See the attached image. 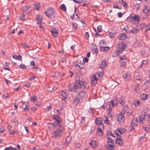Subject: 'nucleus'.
<instances>
[{
	"instance_id": "f257e3e1",
	"label": "nucleus",
	"mask_w": 150,
	"mask_h": 150,
	"mask_svg": "<svg viewBox=\"0 0 150 150\" xmlns=\"http://www.w3.org/2000/svg\"><path fill=\"white\" fill-rule=\"evenodd\" d=\"M86 85V83L83 81L79 80L76 81L74 86H71V85H69L68 86V89L71 91L76 92V90L80 89L82 87H83Z\"/></svg>"
},
{
	"instance_id": "f03ea898",
	"label": "nucleus",
	"mask_w": 150,
	"mask_h": 150,
	"mask_svg": "<svg viewBox=\"0 0 150 150\" xmlns=\"http://www.w3.org/2000/svg\"><path fill=\"white\" fill-rule=\"evenodd\" d=\"M64 130L63 128L60 125H59L58 129L54 131L52 137H59L62 135V132Z\"/></svg>"
},
{
	"instance_id": "7ed1b4c3",
	"label": "nucleus",
	"mask_w": 150,
	"mask_h": 150,
	"mask_svg": "<svg viewBox=\"0 0 150 150\" xmlns=\"http://www.w3.org/2000/svg\"><path fill=\"white\" fill-rule=\"evenodd\" d=\"M129 19H130L131 21H132L133 22H136L138 23L140 21V18L139 16L133 14L127 18V20Z\"/></svg>"
},
{
	"instance_id": "20e7f679",
	"label": "nucleus",
	"mask_w": 150,
	"mask_h": 150,
	"mask_svg": "<svg viewBox=\"0 0 150 150\" xmlns=\"http://www.w3.org/2000/svg\"><path fill=\"white\" fill-rule=\"evenodd\" d=\"M54 11L53 8H49L48 9L44 11V13L48 18H50L54 14Z\"/></svg>"
},
{
	"instance_id": "39448f33",
	"label": "nucleus",
	"mask_w": 150,
	"mask_h": 150,
	"mask_svg": "<svg viewBox=\"0 0 150 150\" xmlns=\"http://www.w3.org/2000/svg\"><path fill=\"white\" fill-rule=\"evenodd\" d=\"M117 103V101L116 98L113 99V100L110 102L109 105V107L108 108L110 112L112 108L114 107V105H116Z\"/></svg>"
},
{
	"instance_id": "423d86ee",
	"label": "nucleus",
	"mask_w": 150,
	"mask_h": 150,
	"mask_svg": "<svg viewBox=\"0 0 150 150\" xmlns=\"http://www.w3.org/2000/svg\"><path fill=\"white\" fill-rule=\"evenodd\" d=\"M138 124V120L137 118H133L131 122V125L132 126V128L133 129H135V128L137 127Z\"/></svg>"
},
{
	"instance_id": "0eeeda50",
	"label": "nucleus",
	"mask_w": 150,
	"mask_h": 150,
	"mask_svg": "<svg viewBox=\"0 0 150 150\" xmlns=\"http://www.w3.org/2000/svg\"><path fill=\"white\" fill-rule=\"evenodd\" d=\"M126 45L124 43H119L116 46L117 50L122 51V52L125 50Z\"/></svg>"
},
{
	"instance_id": "6e6552de",
	"label": "nucleus",
	"mask_w": 150,
	"mask_h": 150,
	"mask_svg": "<svg viewBox=\"0 0 150 150\" xmlns=\"http://www.w3.org/2000/svg\"><path fill=\"white\" fill-rule=\"evenodd\" d=\"M117 120L120 123H123L124 121V116L122 113H120L117 116Z\"/></svg>"
},
{
	"instance_id": "1a4fd4ad",
	"label": "nucleus",
	"mask_w": 150,
	"mask_h": 150,
	"mask_svg": "<svg viewBox=\"0 0 150 150\" xmlns=\"http://www.w3.org/2000/svg\"><path fill=\"white\" fill-rule=\"evenodd\" d=\"M126 132V129H125L120 128H118L115 132V133L117 136L119 137H121L120 135H119L118 134L119 132L120 134H122Z\"/></svg>"
},
{
	"instance_id": "9d476101",
	"label": "nucleus",
	"mask_w": 150,
	"mask_h": 150,
	"mask_svg": "<svg viewBox=\"0 0 150 150\" xmlns=\"http://www.w3.org/2000/svg\"><path fill=\"white\" fill-rule=\"evenodd\" d=\"M78 96L83 99H85L87 97L86 94L84 92L81 91L78 94Z\"/></svg>"
},
{
	"instance_id": "9b49d317",
	"label": "nucleus",
	"mask_w": 150,
	"mask_h": 150,
	"mask_svg": "<svg viewBox=\"0 0 150 150\" xmlns=\"http://www.w3.org/2000/svg\"><path fill=\"white\" fill-rule=\"evenodd\" d=\"M51 32L53 36L55 37H57L58 36V32L55 28H52V29Z\"/></svg>"
},
{
	"instance_id": "f8f14e48",
	"label": "nucleus",
	"mask_w": 150,
	"mask_h": 150,
	"mask_svg": "<svg viewBox=\"0 0 150 150\" xmlns=\"http://www.w3.org/2000/svg\"><path fill=\"white\" fill-rule=\"evenodd\" d=\"M121 137H119V138L115 140V142L116 143L119 145L120 146H122L123 144V141L120 139V138Z\"/></svg>"
},
{
	"instance_id": "ddd939ff",
	"label": "nucleus",
	"mask_w": 150,
	"mask_h": 150,
	"mask_svg": "<svg viewBox=\"0 0 150 150\" xmlns=\"http://www.w3.org/2000/svg\"><path fill=\"white\" fill-rule=\"evenodd\" d=\"M106 148L109 150H112L114 146V143H108Z\"/></svg>"
},
{
	"instance_id": "4468645a",
	"label": "nucleus",
	"mask_w": 150,
	"mask_h": 150,
	"mask_svg": "<svg viewBox=\"0 0 150 150\" xmlns=\"http://www.w3.org/2000/svg\"><path fill=\"white\" fill-rule=\"evenodd\" d=\"M61 98L62 99H65L67 98V95L66 92L64 91H62L60 93Z\"/></svg>"
},
{
	"instance_id": "2eb2a0df",
	"label": "nucleus",
	"mask_w": 150,
	"mask_h": 150,
	"mask_svg": "<svg viewBox=\"0 0 150 150\" xmlns=\"http://www.w3.org/2000/svg\"><path fill=\"white\" fill-rule=\"evenodd\" d=\"M106 66V61L105 60H103L101 62V63L100 67V68L102 69H104Z\"/></svg>"
},
{
	"instance_id": "dca6fc26",
	"label": "nucleus",
	"mask_w": 150,
	"mask_h": 150,
	"mask_svg": "<svg viewBox=\"0 0 150 150\" xmlns=\"http://www.w3.org/2000/svg\"><path fill=\"white\" fill-rule=\"evenodd\" d=\"M36 19L37 20V24H40L41 23L42 19V16L38 15L37 16Z\"/></svg>"
},
{
	"instance_id": "f3484780",
	"label": "nucleus",
	"mask_w": 150,
	"mask_h": 150,
	"mask_svg": "<svg viewBox=\"0 0 150 150\" xmlns=\"http://www.w3.org/2000/svg\"><path fill=\"white\" fill-rule=\"evenodd\" d=\"M146 116L145 115H142L140 117L139 122L143 123L144 121H145V118Z\"/></svg>"
},
{
	"instance_id": "a211bd4d",
	"label": "nucleus",
	"mask_w": 150,
	"mask_h": 150,
	"mask_svg": "<svg viewBox=\"0 0 150 150\" xmlns=\"http://www.w3.org/2000/svg\"><path fill=\"white\" fill-rule=\"evenodd\" d=\"M102 128L101 127H98L97 129V133L100 136H102L103 134V132L102 130Z\"/></svg>"
},
{
	"instance_id": "6ab92c4d",
	"label": "nucleus",
	"mask_w": 150,
	"mask_h": 150,
	"mask_svg": "<svg viewBox=\"0 0 150 150\" xmlns=\"http://www.w3.org/2000/svg\"><path fill=\"white\" fill-rule=\"evenodd\" d=\"M118 38L120 40H123L126 38L125 34L124 33L120 34L119 35Z\"/></svg>"
},
{
	"instance_id": "aec40b11",
	"label": "nucleus",
	"mask_w": 150,
	"mask_h": 150,
	"mask_svg": "<svg viewBox=\"0 0 150 150\" xmlns=\"http://www.w3.org/2000/svg\"><path fill=\"white\" fill-rule=\"evenodd\" d=\"M110 49V47H100V50L103 51H108Z\"/></svg>"
},
{
	"instance_id": "412c9836",
	"label": "nucleus",
	"mask_w": 150,
	"mask_h": 150,
	"mask_svg": "<svg viewBox=\"0 0 150 150\" xmlns=\"http://www.w3.org/2000/svg\"><path fill=\"white\" fill-rule=\"evenodd\" d=\"M121 53V51L119 50H117V51L113 53L112 56L113 57H115L118 56Z\"/></svg>"
},
{
	"instance_id": "4be33fe9",
	"label": "nucleus",
	"mask_w": 150,
	"mask_h": 150,
	"mask_svg": "<svg viewBox=\"0 0 150 150\" xmlns=\"http://www.w3.org/2000/svg\"><path fill=\"white\" fill-rule=\"evenodd\" d=\"M102 119L100 118H98L96 120L95 122L96 124L100 125L101 124V122L102 121Z\"/></svg>"
},
{
	"instance_id": "5701e85b",
	"label": "nucleus",
	"mask_w": 150,
	"mask_h": 150,
	"mask_svg": "<svg viewBox=\"0 0 150 150\" xmlns=\"http://www.w3.org/2000/svg\"><path fill=\"white\" fill-rule=\"evenodd\" d=\"M13 58V59H16L18 60H19L21 61L22 60V58L21 56L19 55L18 56L16 55H14L12 56Z\"/></svg>"
},
{
	"instance_id": "b1692460",
	"label": "nucleus",
	"mask_w": 150,
	"mask_h": 150,
	"mask_svg": "<svg viewBox=\"0 0 150 150\" xmlns=\"http://www.w3.org/2000/svg\"><path fill=\"white\" fill-rule=\"evenodd\" d=\"M89 144L94 147H96L97 146L96 142L95 141L92 140L89 143Z\"/></svg>"
},
{
	"instance_id": "393cba45",
	"label": "nucleus",
	"mask_w": 150,
	"mask_h": 150,
	"mask_svg": "<svg viewBox=\"0 0 150 150\" xmlns=\"http://www.w3.org/2000/svg\"><path fill=\"white\" fill-rule=\"evenodd\" d=\"M137 29L135 28H133L132 30H131L129 31V32H128L129 33H132L134 34H135L137 32Z\"/></svg>"
},
{
	"instance_id": "a878e982",
	"label": "nucleus",
	"mask_w": 150,
	"mask_h": 150,
	"mask_svg": "<svg viewBox=\"0 0 150 150\" xmlns=\"http://www.w3.org/2000/svg\"><path fill=\"white\" fill-rule=\"evenodd\" d=\"M149 8L146 6H145L144 8L143 9V12L144 13H147L149 11Z\"/></svg>"
},
{
	"instance_id": "bb28decb",
	"label": "nucleus",
	"mask_w": 150,
	"mask_h": 150,
	"mask_svg": "<svg viewBox=\"0 0 150 150\" xmlns=\"http://www.w3.org/2000/svg\"><path fill=\"white\" fill-rule=\"evenodd\" d=\"M120 62L121 64L120 66L122 67H124L126 64V61L121 60L120 61Z\"/></svg>"
},
{
	"instance_id": "cd10ccee",
	"label": "nucleus",
	"mask_w": 150,
	"mask_h": 150,
	"mask_svg": "<svg viewBox=\"0 0 150 150\" xmlns=\"http://www.w3.org/2000/svg\"><path fill=\"white\" fill-rule=\"evenodd\" d=\"M40 3H37L35 5V6L33 8L34 10H38L40 9Z\"/></svg>"
},
{
	"instance_id": "c85d7f7f",
	"label": "nucleus",
	"mask_w": 150,
	"mask_h": 150,
	"mask_svg": "<svg viewBox=\"0 0 150 150\" xmlns=\"http://www.w3.org/2000/svg\"><path fill=\"white\" fill-rule=\"evenodd\" d=\"M147 94H142L141 95V98L142 100H146L147 98Z\"/></svg>"
},
{
	"instance_id": "c756f323",
	"label": "nucleus",
	"mask_w": 150,
	"mask_h": 150,
	"mask_svg": "<svg viewBox=\"0 0 150 150\" xmlns=\"http://www.w3.org/2000/svg\"><path fill=\"white\" fill-rule=\"evenodd\" d=\"M84 61H83H83H82V63H79L78 64V66L80 68L82 69L84 67Z\"/></svg>"
},
{
	"instance_id": "7c9ffc66",
	"label": "nucleus",
	"mask_w": 150,
	"mask_h": 150,
	"mask_svg": "<svg viewBox=\"0 0 150 150\" xmlns=\"http://www.w3.org/2000/svg\"><path fill=\"white\" fill-rule=\"evenodd\" d=\"M79 96H78L76 97L74 100V103H75L76 104H77L79 102L80 98H79Z\"/></svg>"
},
{
	"instance_id": "2f4dec72",
	"label": "nucleus",
	"mask_w": 150,
	"mask_h": 150,
	"mask_svg": "<svg viewBox=\"0 0 150 150\" xmlns=\"http://www.w3.org/2000/svg\"><path fill=\"white\" fill-rule=\"evenodd\" d=\"M71 139V137L69 136H68L66 139L65 143L67 144L70 142V140Z\"/></svg>"
},
{
	"instance_id": "473e14b6",
	"label": "nucleus",
	"mask_w": 150,
	"mask_h": 150,
	"mask_svg": "<svg viewBox=\"0 0 150 150\" xmlns=\"http://www.w3.org/2000/svg\"><path fill=\"white\" fill-rule=\"evenodd\" d=\"M103 120L105 122V123H106L107 124H110V122L108 120V118L106 116H105L104 117V118Z\"/></svg>"
},
{
	"instance_id": "72a5a7b5",
	"label": "nucleus",
	"mask_w": 150,
	"mask_h": 150,
	"mask_svg": "<svg viewBox=\"0 0 150 150\" xmlns=\"http://www.w3.org/2000/svg\"><path fill=\"white\" fill-rule=\"evenodd\" d=\"M108 139L107 142L108 143H114V141L110 137L108 136L107 137Z\"/></svg>"
},
{
	"instance_id": "f704fd0d",
	"label": "nucleus",
	"mask_w": 150,
	"mask_h": 150,
	"mask_svg": "<svg viewBox=\"0 0 150 150\" xmlns=\"http://www.w3.org/2000/svg\"><path fill=\"white\" fill-rule=\"evenodd\" d=\"M145 32H146L148 30H150V23L147 24L145 27Z\"/></svg>"
},
{
	"instance_id": "c9c22d12",
	"label": "nucleus",
	"mask_w": 150,
	"mask_h": 150,
	"mask_svg": "<svg viewBox=\"0 0 150 150\" xmlns=\"http://www.w3.org/2000/svg\"><path fill=\"white\" fill-rule=\"evenodd\" d=\"M98 32H100L103 31L102 26L100 25L98 26L97 27Z\"/></svg>"
},
{
	"instance_id": "e433bc0d",
	"label": "nucleus",
	"mask_w": 150,
	"mask_h": 150,
	"mask_svg": "<svg viewBox=\"0 0 150 150\" xmlns=\"http://www.w3.org/2000/svg\"><path fill=\"white\" fill-rule=\"evenodd\" d=\"M19 67L22 69H26L27 68L26 67L24 64L20 65Z\"/></svg>"
},
{
	"instance_id": "4c0bfd02",
	"label": "nucleus",
	"mask_w": 150,
	"mask_h": 150,
	"mask_svg": "<svg viewBox=\"0 0 150 150\" xmlns=\"http://www.w3.org/2000/svg\"><path fill=\"white\" fill-rule=\"evenodd\" d=\"M97 82L96 79H93L91 80V83L92 85H94Z\"/></svg>"
},
{
	"instance_id": "58836bf2",
	"label": "nucleus",
	"mask_w": 150,
	"mask_h": 150,
	"mask_svg": "<svg viewBox=\"0 0 150 150\" xmlns=\"http://www.w3.org/2000/svg\"><path fill=\"white\" fill-rule=\"evenodd\" d=\"M61 8L62 10H63L64 11H66V7L65 5L64 4H62V5L61 6Z\"/></svg>"
},
{
	"instance_id": "ea45409f",
	"label": "nucleus",
	"mask_w": 150,
	"mask_h": 150,
	"mask_svg": "<svg viewBox=\"0 0 150 150\" xmlns=\"http://www.w3.org/2000/svg\"><path fill=\"white\" fill-rule=\"evenodd\" d=\"M74 2L78 4H80L82 2V0H72Z\"/></svg>"
},
{
	"instance_id": "a19ab883",
	"label": "nucleus",
	"mask_w": 150,
	"mask_h": 150,
	"mask_svg": "<svg viewBox=\"0 0 150 150\" xmlns=\"http://www.w3.org/2000/svg\"><path fill=\"white\" fill-rule=\"evenodd\" d=\"M120 59L121 60H124L126 61V57L125 55H123L122 57L120 56Z\"/></svg>"
},
{
	"instance_id": "79ce46f5",
	"label": "nucleus",
	"mask_w": 150,
	"mask_h": 150,
	"mask_svg": "<svg viewBox=\"0 0 150 150\" xmlns=\"http://www.w3.org/2000/svg\"><path fill=\"white\" fill-rule=\"evenodd\" d=\"M59 118V116L57 115H55L52 116L53 119H54L55 120H58V119Z\"/></svg>"
},
{
	"instance_id": "37998d69",
	"label": "nucleus",
	"mask_w": 150,
	"mask_h": 150,
	"mask_svg": "<svg viewBox=\"0 0 150 150\" xmlns=\"http://www.w3.org/2000/svg\"><path fill=\"white\" fill-rule=\"evenodd\" d=\"M139 87V85L138 84H137L136 85L135 87L134 88V90L136 92H138Z\"/></svg>"
},
{
	"instance_id": "c03bdc74",
	"label": "nucleus",
	"mask_w": 150,
	"mask_h": 150,
	"mask_svg": "<svg viewBox=\"0 0 150 150\" xmlns=\"http://www.w3.org/2000/svg\"><path fill=\"white\" fill-rule=\"evenodd\" d=\"M25 18V14L23 12L21 15V16L20 17V19L21 20H24Z\"/></svg>"
},
{
	"instance_id": "a18cd8bd",
	"label": "nucleus",
	"mask_w": 150,
	"mask_h": 150,
	"mask_svg": "<svg viewBox=\"0 0 150 150\" xmlns=\"http://www.w3.org/2000/svg\"><path fill=\"white\" fill-rule=\"evenodd\" d=\"M36 97L35 96H32L30 98L31 100H33V101L34 102L36 100Z\"/></svg>"
},
{
	"instance_id": "49530a36",
	"label": "nucleus",
	"mask_w": 150,
	"mask_h": 150,
	"mask_svg": "<svg viewBox=\"0 0 150 150\" xmlns=\"http://www.w3.org/2000/svg\"><path fill=\"white\" fill-rule=\"evenodd\" d=\"M128 27L127 26H126L124 28H123V30L125 31V32L126 33H127V32L128 33V32H129V31H128Z\"/></svg>"
},
{
	"instance_id": "de8ad7c7",
	"label": "nucleus",
	"mask_w": 150,
	"mask_h": 150,
	"mask_svg": "<svg viewBox=\"0 0 150 150\" xmlns=\"http://www.w3.org/2000/svg\"><path fill=\"white\" fill-rule=\"evenodd\" d=\"M140 102L139 100H137L134 103V105L135 106H137L139 104Z\"/></svg>"
},
{
	"instance_id": "09e8293b",
	"label": "nucleus",
	"mask_w": 150,
	"mask_h": 150,
	"mask_svg": "<svg viewBox=\"0 0 150 150\" xmlns=\"http://www.w3.org/2000/svg\"><path fill=\"white\" fill-rule=\"evenodd\" d=\"M60 121L58 120H55L54 123L56 124V125H59Z\"/></svg>"
},
{
	"instance_id": "8fccbe9b",
	"label": "nucleus",
	"mask_w": 150,
	"mask_h": 150,
	"mask_svg": "<svg viewBox=\"0 0 150 150\" xmlns=\"http://www.w3.org/2000/svg\"><path fill=\"white\" fill-rule=\"evenodd\" d=\"M113 6L114 8L120 9V8L119 7L118 5L116 3L114 4Z\"/></svg>"
},
{
	"instance_id": "3c124183",
	"label": "nucleus",
	"mask_w": 150,
	"mask_h": 150,
	"mask_svg": "<svg viewBox=\"0 0 150 150\" xmlns=\"http://www.w3.org/2000/svg\"><path fill=\"white\" fill-rule=\"evenodd\" d=\"M130 75L128 74H126L124 76V78L126 79H129L130 78Z\"/></svg>"
},
{
	"instance_id": "603ef678",
	"label": "nucleus",
	"mask_w": 150,
	"mask_h": 150,
	"mask_svg": "<svg viewBox=\"0 0 150 150\" xmlns=\"http://www.w3.org/2000/svg\"><path fill=\"white\" fill-rule=\"evenodd\" d=\"M10 97V95H8V94H7L6 95H4L3 96V98H5L6 99L8 98H9Z\"/></svg>"
},
{
	"instance_id": "864d4df0",
	"label": "nucleus",
	"mask_w": 150,
	"mask_h": 150,
	"mask_svg": "<svg viewBox=\"0 0 150 150\" xmlns=\"http://www.w3.org/2000/svg\"><path fill=\"white\" fill-rule=\"evenodd\" d=\"M22 46L23 47H26L28 48H29V45H28L27 44L25 43H23L22 44Z\"/></svg>"
},
{
	"instance_id": "5fc2aeb1",
	"label": "nucleus",
	"mask_w": 150,
	"mask_h": 150,
	"mask_svg": "<svg viewBox=\"0 0 150 150\" xmlns=\"http://www.w3.org/2000/svg\"><path fill=\"white\" fill-rule=\"evenodd\" d=\"M24 86H25L27 87V88H29L30 86V83H26L25 85Z\"/></svg>"
},
{
	"instance_id": "6e6d98bb",
	"label": "nucleus",
	"mask_w": 150,
	"mask_h": 150,
	"mask_svg": "<svg viewBox=\"0 0 150 150\" xmlns=\"http://www.w3.org/2000/svg\"><path fill=\"white\" fill-rule=\"evenodd\" d=\"M122 4L125 8H126L127 6V4L125 2H124Z\"/></svg>"
},
{
	"instance_id": "4d7b16f0",
	"label": "nucleus",
	"mask_w": 150,
	"mask_h": 150,
	"mask_svg": "<svg viewBox=\"0 0 150 150\" xmlns=\"http://www.w3.org/2000/svg\"><path fill=\"white\" fill-rule=\"evenodd\" d=\"M108 135H111L112 137H115V136H114V135L111 132H109L108 133Z\"/></svg>"
},
{
	"instance_id": "13d9d810",
	"label": "nucleus",
	"mask_w": 150,
	"mask_h": 150,
	"mask_svg": "<svg viewBox=\"0 0 150 150\" xmlns=\"http://www.w3.org/2000/svg\"><path fill=\"white\" fill-rule=\"evenodd\" d=\"M72 25L75 28V29H76L77 28V24L75 23H72Z\"/></svg>"
},
{
	"instance_id": "bf43d9fd",
	"label": "nucleus",
	"mask_w": 150,
	"mask_h": 150,
	"mask_svg": "<svg viewBox=\"0 0 150 150\" xmlns=\"http://www.w3.org/2000/svg\"><path fill=\"white\" fill-rule=\"evenodd\" d=\"M4 69L5 70H9V67L8 66H7V67L6 66H4Z\"/></svg>"
},
{
	"instance_id": "052dcab7",
	"label": "nucleus",
	"mask_w": 150,
	"mask_h": 150,
	"mask_svg": "<svg viewBox=\"0 0 150 150\" xmlns=\"http://www.w3.org/2000/svg\"><path fill=\"white\" fill-rule=\"evenodd\" d=\"M119 102L120 104L122 105H124L125 104V102L122 100H121V99H120Z\"/></svg>"
},
{
	"instance_id": "680f3d73",
	"label": "nucleus",
	"mask_w": 150,
	"mask_h": 150,
	"mask_svg": "<svg viewBox=\"0 0 150 150\" xmlns=\"http://www.w3.org/2000/svg\"><path fill=\"white\" fill-rule=\"evenodd\" d=\"M117 15L118 16L120 17L121 18L122 16V14L121 12H119L117 13Z\"/></svg>"
},
{
	"instance_id": "e2e57ef3",
	"label": "nucleus",
	"mask_w": 150,
	"mask_h": 150,
	"mask_svg": "<svg viewBox=\"0 0 150 150\" xmlns=\"http://www.w3.org/2000/svg\"><path fill=\"white\" fill-rule=\"evenodd\" d=\"M36 78V76H33L30 77L29 78V80H31Z\"/></svg>"
},
{
	"instance_id": "0e129e2a",
	"label": "nucleus",
	"mask_w": 150,
	"mask_h": 150,
	"mask_svg": "<svg viewBox=\"0 0 150 150\" xmlns=\"http://www.w3.org/2000/svg\"><path fill=\"white\" fill-rule=\"evenodd\" d=\"M110 37V38H112L114 37V33H109Z\"/></svg>"
},
{
	"instance_id": "69168bd1",
	"label": "nucleus",
	"mask_w": 150,
	"mask_h": 150,
	"mask_svg": "<svg viewBox=\"0 0 150 150\" xmlns=\"http://www.w3.org/2000/svg\"><path fill=\"white\" fill-rule=\"evenodd\" d=\"M85 34L87 36V37H86V38H87V39H88L89 36V33L88 32H86L85 33Z\"/></svg>"
},
{
	"instance_id": "338daca9",
	"label": "nucleus",
	"mask_w": 150,
	"mask_h": 150,
	"mask_svg": "<svg viewBox=\"0 0 150 150\" xmlns=\"http://www.w3.org/2000/svg\"><path fill=\"white\" fill-rule=\"evenodd\" d=\"M30 64L31 66H34L35 63L33 61H31L30 62Z\"/></svg>"
},
{
	"instance_id": "774afa93",
	"label": "nucleus",
	"mask_w": 150,
	"mask_h": 150,
	"mask_svg": "<svg viewBox=\"0 0 150 150\" xmlns=\"http://www.w3.org/2000/svg\"><path fill=\"white\" fill-rule=\"evenodd\" d=\"M12 126L11 125H8L7 126V128L9 130H10L11 129Z\"/></svg>"
}]
</instances>
